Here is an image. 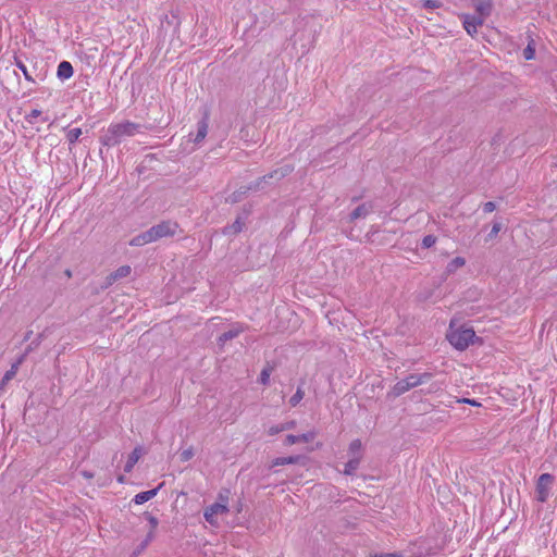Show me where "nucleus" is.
I'll use <instances>...</instances> for the list:
<instances>
[{
  "label": "nucleus",
  "mask_w": 557,
  "mask_h": 557,
  "mask_svg": "<svg viewBox=\"0 0 557 557\" xmlns=\"http://www.w3.org/2000/svg\"><path fill=\"white\" fill-rule=\"evenodd\" d=\"M232 228L234 230V232H239L242 230V224L239 221H236L233 225H232Z\"/></svg>",
  "instance_id": "e433bc0d"
},
{
  "label": "nucleus",
  "mask_w": 557,
  "mask_h": 557,
  "mask_svg": "<svg viewBox=\"0 0 557 557\" xmlns=\"http://www.w3.org/2000/svg\"><path fill=\"white\" fill-rule=\"evenodd\" d=\"M23 360H24V356H22L18 359V361L16 363H14L11 367V369L5 372V374L3 376V383H8L9 381H11L15 376V374H16V372L18 370V366L23 362Z\"/></svg>",
  "instance_id": "5701e85b"
},
{
  "label": "nucleus",
  "mask_w": 557,
  "mask_h": 557,
  "mask_svg": "<svg viewBox=\"0 0 557 557\" xmlns=\"http://www.w3.org/2000/svg\"><path fill=\"white\" fill-rule=\"evenodd\" d=\"M16 65L17 67L22 71V73L24 74L25 78L29 82H33V77L29 75L28 71H27V67L25 66V64H23L21 61H17L16 62Z\"/></svg>",
  "instance_id": "473e14b6"
},
{
  "label": "nucleus",
  "mask_w": 557,
  "mask_h": 557,
  "mask_svg": "<svg viewBox=\"0 0 557 557\" xmlns=\"http://www.w3.org/2000/svg\"><path fill=\"white\" fill-rule=\"evenodd\" d=\"M500 228H502V224L500 223H498V222L494 223L493 226H492V230H491V232L488 234V237L490 238H494L499 233Z\"/></svg>",
  "instance_id": "72a5a7b5"
},
{
  "label": "nucleus",
  "mask_w": 557,
  "mask_h": 557,
  "mask_svg": "<svg viewBox=\"0 0 557 557\" xmlns=\"http://www.w3.org/2000/svg\"><path fill=\"white\" fill-rule=\"evenodd\" d=\"M270 375H271V369L269 368H265L261 371L260 373V382L263 384V385H267L269 383V380H270Z\"/></svg>",
  "instance_id": "c85d7f7f"
},
{
  "label": "nucleus",
  "mask_w": 557,
  "mask_h": 557,
  "mask_svg": "<svg viewBox=\"0 0 557 557\" xmlns=\"http://www.w3.org/2000/svg\"><path fill=\"white\" fill-rule=\"evenodd\" d=\"M496 209V206L494 202L492 201H488V202H485L484 206H483V210L484 212L486 213H491L493 212L494 210Z\"/></svg>",
  "instance_id": "f704fd0d"
},
{
  "label": "nucleus",
  "mask_w": 557,
  "mask_h": 557,
  "mask_svg": "<svg viewBox=\"0 0 557 557\" xmlns=\"http://www.w3.org/2000/svg\"><path fill=\"white\" fill-rule=\"evenodd\" d=\"M461 18L466 32L472 37L476 34L478 27L484 23L482 16L478 15L462 14Z\"/></svg>",
  "instance_id": "0eeeda50"
},
{
  "label": "nucleus",
  "mask_w": 557,
  "mask_h": 557,
  "mask_svg": "<svg viewBox=\"0 0 557 557\" xmlns=\"http://www.w3.org/2000/svg\"><path fill=\"white\" fill-rule=\"evenodd\" d=\"M33 349H34V345H33V344H30V345L26 348V351H25V354H24L23 356L25 357V356H26L29 351H32Z\"/></svg>",
  "instance_id": "58836bf2"
},
{
  "label": "nucleus",
  "mask_w": 557,
  "mask_h": 557,
  "mask_svg": "<svg viewBox=\"0 0 557 557\" xmlns=\"http://www.w3.org/2000/svg\"><path fill=\"white\" fill-rule=\"evenodd\" d=\"M58 77L61 79H67L73 75V66L67 61H62L58 66Z\"/></svg>",
  "instance_id": "dca6fc26"
},
{
  "label": "nucleus",
  "mask_w": 557,
  "mask_h": 557,
  "mask_svg": "<svg viewBox=\"0 0 557 557\" xmlns=\"http://www.w3.org/2000/svg\"><path fill=\"white\" fill-rule=\"evenodd\" d=\"M458 401L459 403L469 404V405H472V406H479V404L474 399L463 398V399H459Z\"/></svg>",
  "instance_id": "c9c22d12"
},
{
  "label": "nucleus",
  "mask_w": 557,
  "mask_h": 557,
  "mask_svg": "<svg viewBox=\"0 0 557 557\" xmlns=\"http://www.w3.org/2000/svg\"><path fill=\"white\" fill-rule=\"evenodd\" d=\"M227 200L231 202H236V201H238V197L236 196V194H233L232 196H230V198Z\"/></svg>",
  "instance_id": "4c0bfd02"
},
{
  "label": "nucleus",
  "mask_w": 557,
  "mask_h": 557,
  "mask_svg": "<svg viewBox=\"0 0 557 557\" xmlns=\"http://www.w3.org/2000/svg\"><path fill=\"white\" fill-rule=\"evenodd\" d=\"M295 426H296V421L284 422V423H281L278 425H273V426L269 428L268 434L269 435H275L277 433H281V432H284V431H287V430H292Z\"/></svg>",
  "instance_id": "f3484780"
},
{
  "label": "nucleus",
  "mask_w": 557,
  "mask_h": 557,
  "mask_svg": "<svg viewBox=\"0 0 557 557\" xmlns=\"http://www.w3.org/2000/svg\"><path fill=\"white\" fill-rule=\"evenodd\" d=\"M41 115V111L38 109L32 110L27 115L26 120L28 123H35L36 119Z\"/></svg>",
  "instance_id": "c756f323"
},
{
  "label": "nucleus",
  "mask_w": 557,
  "mask_h": 557,
  "mask_svg": "<svg viewBox=\"0 0 557 557\" xmlns=\"http://www.w3.org/2000/svg\"><path fill=\"white\" fill-rule=\"evenodd\" d=\"M360 459L359 455L350 457L345 465L344 473L347 475L352 474L358 469Z\"/></svg>",
  "instance_id": "aec40b11"
},
{
  "label": "nucleus",
  "mask_w": 557,
  "mask_h": 557,
  "mask_svg": "<svg viewBox=\"0 0 557 557\" xmlns=\"http://www.w3.org/2000/svg\"><path fill=\"white\" fill-rule=\"evenodd\" d=\"M227 512L228 496L220 493L218 496V502L206 508L203 516L207 522L213 527H218L220 521L227 515Z\"/></svg>",
  "instance_id": "7ed1b4c3"
},
{
  "label": "nucleus",
  "mask_w": 557,
  "mask_h": 557,
  "mask_svg": "<svg viewBox=\"0 0 557 557\" xmlns=\"http://www.w3.org/2000/svg\"><path fill=\"white\" fill-rule=\"evenodd\" d=\"M153 242H156V240L153 237L152 230L150 227L146 232H143V233L136 235L135 237H133L129 242V245L134 246V247H140V246H145L147 244L153 243Z\"/></svg>",
  "instance_id": "6e6552de"
},
{
  "label": "nucleus",
  "mask_w": 557,
  "mask_h": 557,
  "mask_svg": "<svg viewBox=\"0 0 557 557\" xmlns=\"http://www.w3.org/2000/svg\"><path fill=\"white\" fill-rule=\"evenodd\" d=\"M84 476L89 479V478H91L92 475H91V474H89V473H87V472H84Z\"/></svg>",
  "instance_id": "ea45409f"
},
{
  "label": "nucleus",
  "mask_w": 557,
  "mask_h": 557,
  "mask_svg": "<svg viewBox=\"0 0 557 557\" xmlns=\"http://www.w3.org/2000/svg\"><path fill=\"white\" fill-rule=\"evenodd\" d=\"M554 482V476L549 473H543L540 475L536 482V499L541 503H545L549 497V492Z\"/></svg>",
  "instance_id": "423d86ee"
},
{
  "label": "nucleus",
  "mask_w": 557,
  "mask_h": 557,
  "mask_svg": "<svg viewBox=\"0 0 557 557\" xmlns=\"http://www.w3.org/2000/svg\"><path fill=\"white\" fill-rule=\"evenodd\" d=\"M535 54V49L533 47V42H529L527 48L523 50V57L525 60H532Z\"/></svg>",
  "instance_id": "bb28decb"
},
{
  "label": "nucleus",
  "mask_w": 557,
  "mask_h": 557,
  "mask_svg": "<svg viewBox=\"0 0 557 557\" xmlns=\"http://www.w3.org/2000/svg\"><path fill=\"white\" fill-rule=\"evenodd\" d=\"M178 228V224L172 221H163L157 225L151 226L156 242L165 237H172L176 235Z\"/></svg>",
  "instance_id": "39448f33"
},
{
  "label": "nucleus",
  "mask_w": 557,
  "mask_h": 557,
  "mask_svg": "<svg viewBox=\"0 0 557 557\" xmlns=\"http://www.w3.org/2000/svg\"><path fill=\"white\" fill-rule=\"evenodd\" d=\"M7 383H3V380L0 383V388H2Z\"/></svg>",
  "instance_id": "37998d69"
},
{
  "label": "nucleus",
  "mask_w": 557,
  "mask_h": 557,
  "mask_svg": "<svg viewBox=\"0 0 557 557\" xmlns=\"http://www.w3.org/2000/svg\"><path fill=\"white\" fill-rule=\"evenodd\" d=\"M82 135V129L81 128H72V129H69L67 133H66V138L69 140V143L71 145L75 144L79 136Z\"/></svg>",
  "instance_id": "393cba45"
},
{
  "label": "nucleus",
  "mask_w": 557,
  "mask_h": 557,
  "mask_svg": "<svg viewBox=\"0 0 557 557\" xmlns=\"http://www.w3.org/2000/svg\"><path fill=\"white\" fill-rule=\"evenodd\" d=\"M194 457V449L191 447L187 448V449H184L181 454H180V459L183 461V462H186L188 460H190L191 458Z\"/></svg>",
  "instance_id": "cd10ccee"
},
{
  "label": "nucleus",
  "mask_w": 557,
  "mask_h": 557,
  "mask_svg": "<svg viewBox=\"0 0 557 557\" xmlns=\"http://www.w3.org/2000/svg\"><path fill=\"white\" fill-rule=\"evenodd\" d=\"M141 448L140 447H136L132 454L128 456V460L126 461L125 466H124V471L125 472H131L134 468V466L137 463V461L139 460V458L141 457Z\"/></svg>",
  "instance_id": "2eb2a0df"
},
{
  "label": "nucleus",
  "mask_w": 557,
  "mask_h": 557,
  "mask_svg": "<svg viewBox=\"0 0 557 557\" xmlns=\"http://www.w3.org/2000/svg\"><path fill=\"white\" fill-rule=\"evenodd\" d=\"M197 127H198L197 134L193 140L195 144H200L206 138V136L208 134V129H209L208 113H206L205 116L198 122Z\"/></svg>",
  "instance_id": "9b49d317"
},
{
  "label": "nucleus",
  "mask_w": 557,
  "mask_h": 557,
  "mask_svg": "<svg viewBox=\"0 0 557 557\" xmlns=\"http://www.w3.org/2000/svg\"><path fill=\"white\" fill-rule=\"evenodd\" d=\"M315 437V432L310 431L301 435H287L284 440L285 446H290L296 443H309Z\"/></svg>",
  "instance_id": "9d476101"
},
{
  "label": "nucleus",
  "mask_w": 557,
  "mask_h": 557,
  "mask_svg": "<svg viewBox=\"0 0 557 557\" xmlns=\"http://www.w3.org/2000/svg\"><path fill=\"white\" fill-rule=\"evenodd\" d=\"M430 379H431V374L428 372L421 373V374L412 373V374L408 375L407 377L398 381L393 386L392 394H393V396L398 397V396L405 394L406 392H408L409 389L429 382Z\"/></svg>",
  "instance_id": "20e7f679"
},
{
  "label": "nucleus",
  "mask_w": 557,
  "mask_h": 557,
  "mask_svg": "<svg viewBox=\"0 0 557 557\" xmlns=\"http://www.w3.org/2000/svg\"><path fill=\"white\" fill-rule=\"evenodd\" d=\"M371 208L367 203H362L358 206L350 214L351 220H357L360 218H364L369 214Z\"/></svg>",
  "instance_id": "412c9836"
},
{
  "label": "nucleus",
  "mask_w": 557,
  "mask_h": 557,
  "mask_svg": "<svg viewBox=\"0 0 557 557\" xmlns=\"http://www.w3.org/2000/svg\"><path fill=\"white\" fill-rule=\"evenodd\" d=\"M294 171V166L290 165V164H285L276 170H274L270 175L269 177L270 178H273L275 177L276 180H281L283 177H285L286 175L290 174L292 172Z\"/></svg>",
  "instance_id": "a211bd4d"
},
{
  "label": "nucleus",
  "mask_w": 557,
  "mask_h": 557,
  "mask_svg": "<svg viewBox=\"0 0 557 557\" xmlns=\"http://www.w3.org/2000/svg\"><path fill=\"white\" fill-rule=\"evenodd\" d=\"M150 520H151V522H152V524H153V525H156V524H157V520H156L154 518H151Z\"/></svg>",
  "instance_id": "a19ab883"
},
{
  "label": "nucleus",
  "mask_w": 557,
  "mask_h": 557,
  "mask_svg": "<svg viewBox=\"0 0 557 557\" xmlns=\"http://www.w3.org/2000/svg\"><path fill=\"white\" fill-rule=\"evenodd\" d=\"M423 7L428 9H436L441 8L442 3L438 0H424Z\"/></svg>",
  "instance_id": "2f4dec72"
},
{
  "label": "nucleus",
  "mask_w": 557,
  "mask_h": 557,
  "mask_svg": "<svg viewBox=\"0 0 557 557\" xmlns=\"http://www.w3.org/2000/svg\"><path fill=\"white\" fill-rule=\"evenodd\" d=\"M465 264H466V259L465 258L456 257L451 261L448 262V264L446 267V273L447 274H453L458 269L462 268Z\"/></svg>",
  "instance_id": "6ab92c4d"
},
{
  "label": "nucleus",
  "mask_w": 557,
  "mask_h": 557,
  "mask_svg": "<svg viewBox=\"0 0 557 557\" xmlns=\"http://www.w3.org/2000/svg\"><path fill=\"white\" fill-rule=\"evenodd\" d=\"M244 331V327L239 324L234 325L232 329H230L227 332H224L219 336V344L224 345L227 341H231L235 337H237L242 332Z\"/></svg>",
  "instance_id": "ddd939ff"
},
{
  "label": "nucleus",
  "mask_w": 557,
  "mask_h": 557,
  "mask_svg": "<svg viewBox=\"0 0 557 557\" xmlns=\"http://www.w3.org/2000/svg\"><path fill=\"white\" fill-rule=\"evenodd\" d=\"M446 337L458 350H465L480 341L472 327L460 326L455 329L453 323L449 325Z\"/></svg>",
  "instance_id": "f03ea898"
},
{
  "label": "nucleus",
  "mask_w": 557,
  "mask_h": 557,
  "mask_svg": "<svg viewBox=\"0 0 557 557\" xmlns=\"http://www.w3.org/2000/svg\"><path fill=\"white\" fill-rule=\"evenodd\" d=\"M163 483H161L157 488H152V490H149V491H146V492H140L138 494L135 495L134 497V503L136 505H143L145 504L146 502L150 500L151 498H153L158 491L162 487Z\"/></svg>",
  "instance_id": "f8f14e48"
},
{
  "label": "nucleus",
  "mask_w": 557,
  "mask_h": 557,
  "mask_svg": "<svg viewBox=\"0 0 557 557\" xmlns=\"http://www.w3.org/2000/svg\"><path fill=\"white\" fill-rule=\"evenodd\" d=\"M132 269L129 265H122L119 269H116L114 272L109 274L106 277V287L112 285L114 282H116L120 278L126 277L131 274Z\"/></svg>",
  "instance_id": "1a4fd4ad"
},
{
  "label": "nucleus",
  "mask_w": 557,
  "mask_h": 557,
  "mask_svg": "<svg viewBox=\"0 0 557 557\" xmlns=\"http://www.w3.org/2000/svg\"><path fill=\"white\" fill-rule=\"evenodd\" d=\"M475 11L478 16H482L485 21L487 16H490L492 12V2L490 0H480L475 4Z\"/></svg>",
  "instance_id": "4468645a"
},
{
  "label": "nucleus",
  "mask_w": 557,
  "mask_h": 557,
  "mask_svg": "<svg viewBox=\"0 0 557 557\" xmlns=\"http://www.w3.org/2000/svg\"><path fill=\"white\" fill-rule=\"evenodd\" d=\"M7 383H3V380L0 383V388H2Z\"/></svg>",
  "instance_id": "79ce46f5"
},
{
  "label": "nucleus",
  "mask_w": 557,
  "mask_h": 557,
  "mask_svg": "<svg viewBox=\"0 0 557 557\" xmlns=\"http://www.w3.org/2000/svg\"><path fill=\"white\" fill-rule=\"evenodd\" d=\"M305 396V392L301 389V387H298L296 393L289 398V404L292 407H296Z\"/></svg>",
  "instance_id": "a878e982"
},
{
  "label": "nucleus",
  "mask_w": 557,
  "mask_h": 557,
  "mask_svg": "<svg viewBox=\"0 0 557 557\" xmlns=\"http://www.w3.org/2000/svg\"><path fill=\"white\" fill-rule=\"evenodd\" d=\"M301 459L300 456H290V457H278L272 461V466H284L289 463H297Z\"/></svg>",
  "instance_id": "4be33fe9"
},
{
  "label": "nucleus",
  "mask_w": 557,
  "mask_h": 557,
  "mask_svg": "<svg viewBox=\"0 0 557 557\" xmlns=\"http://www.w3.org/2000/svg\"><path fill=\"white\" fill-rule=\"evenodd\" d=\"M435 242H436V238L433 235H426L422 239V246L424 248H430L435 244Z\"/></svg>",
  "instance_id": "7c9ffc66"
},
{
  "label": "nucleus",
  "mask_w": 557,
  "mask_h": 557,
  "mask_svg": "<svg viewBox=\"0 0 557 557\" xmlns=\"http://www.w3.org/2000/svg\"><path fill=\"white\" fill-rule=\"evenodd\" d=\"M141 133V125L129 121L112 123L100 138L102 145L113 147L128 137Z\"/></svg>",
  "instance_id": "f257e3e1"
},
{
  "label": "nucleus",
  "mask_w": 557,
  "mask_h": 557,
  "mask_svg": "<svg viewBox=\"0 0 557 557\" xmlns=\"http://www.w3.org/2000/svg\"><path fill=\"white\" fill-rule=\"evenodd\" d=\"M361 448L362 444L360 440H354L349 445V456H357L359 455L361 457Z\"/></svg>",
  "instance_id": "b1692460"
}]
</instances>
